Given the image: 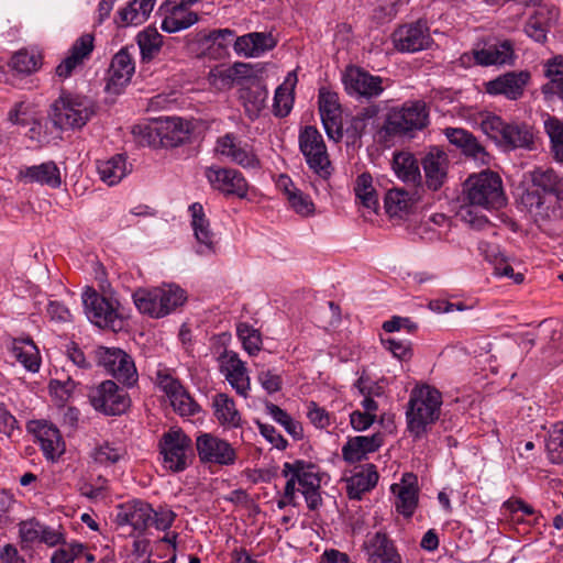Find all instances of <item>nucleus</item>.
<instances>
[{
  "mask_svg": "<svg viewBox=\"0 0 563 563\" xmlns=\"http://www.w3.org/2000/svg\"><path fill=\"white\" fill-rule=\"evenodd\" d=\"M191 132V122L176 117L136 124L132 129L134 139L141 146L153 148L177 147L189 140Z\"/></svg>",
  "mask_w": 563,
  "mask_h": 563,
  "instance_id": "obj_1",
  "label": "nucleus"
},
{
  "mask_svg": "<svg viewBox=\"0 0 563 563\" xmlns=\"http://www.w3.org/2000/svg\"><path fill=\"white\" fill-rule=\"evenodd\" d=\"M442 405L441 393L428 385L415 388L409 398L406 412L407 429L416 440L428 433L439 419Z\"/></svg>",
  "mask_w": 563,
  "mask_h": 563,
  "instance_id": "obj_2",
  "label": "nucleus"
},
{
  "mask_svg": "<svg viewBox=\"0 0 563 563\" xmlns=\"http://www.w3.org/2000/svg\"><path fill=\"white\" fill-rule=\"evenodd\" d=\"M429 122V110L423 101H407L399 108L390 110L379 130V135L388 137L402 136L424 129Z\"/></svg>",
  "mask_w": 563,
  "mask_h": 563,
  "instance_id": "obj_3",
  "label": "nucleus"
},
{
  "mask_svg": "<svg viewBox=\"0 0 563 563\" xmlns=\"http://www.w3.org/2000/svg\"><path fill=\"white\" fill-rule=\"evenodd\" d=\"M158 452L162 466L172 473L186 471L194 462L192 441L180 428H169L158 440Z\"/></svg>",
  "mask_w": 563,
  "mask_h": 563,
  "instance_id": "obj_4",
  "label": "nucleus"
},
{
  "mask_svg": "<svg viewBox=\"0 0 563 563\" xmlns=\"http://www.w3.org/2000/svg\"><path fill=\"white\" fill-rule=\"evenodd\" d=\"M132 298L141 313L153 318L167 316L186 300L185 291L175 285L152 289L139 288L133 292Z\"/></svg>",
  "mask_w": 563,
  "mask_h": 563,
  "instance_id": "obj_5",
  "label": "nucleus"
},
{
  "mask_svg": "<svg viewBox=\"0 0 563 563\" xmlns=\"http://www.w3.org/2000/svg\"><path fill=\"white\" fill-rule=\"evenodd\" d=\"M482 131L505 151L517 148H531L533 132L525 123H507L498 115H487L481 122Z\"/></svg>",
  "mask_w": 563,
  "mask_h": 563,
  "instance_id": "obj_6",
  "label": "nucleus"
},
{
  "mask_svg": "<svg viewBox=\"0 0 563 563\" xmlns=\"http://www.w3.org/2000/svg\"><path fill=\"white\" fill-rule=\"evenodd\" d=\"M466 199L472 206L487 210L499 209L506 205V195L500 176L492 170L471 175L465 181Z\"/></svg>",
  "mask_w": 563,
  "mask_h": 563,
  "instance_id": "obj_7",
  "label": "nucleus"
},
{
  "mask_svg": "<svg viewBox=\"0 0 563 563\" xmlns=\"http://www.w3.org/2000/svg\"><path fill=\"white\" fill-rule=\"evenodd\" d=\"M95 114V104L88 97L63 91L52 106V121L63 130L81 129Z\"/></svg>",
  "mask_w": 563,
  "mask_h": 563,
  "instance_id": "obj_8",
  "label": "nucleus"
},
{
  "mask_svg": "<svg viewBox=\"0 0 563 563\" xmlns=\"http://www.w3.org/2000/svg\"><path fill=\"white\" fill-rule=\"evenodd\" d=\"M96 364L123 385L131 387L139 378L133 358L119 347L99 346L93 351Z\"/></svg>",
  "mask_w": 563,
  "mask_h": 563,
  "instance_id": "obj_9",
  "label": "nucleus"
},
{
  "mask_svg": "<svg viewBox=\"0 0 563 563\" xmlns=\"http://www.w3.org/2000/svg\"><path fill=\"white\" fill-rule=\"evenodd\" d=\"M299 148L308 166L322 178L330 177L331 162L325 143L316 126L307 125L299 133Z\"/></svg>",
  "mask_w": 563,
  "mask_h": 563,
  "instance_id": "obj_10",
  "label": "nucleus"
},
{
  "mask_svg": "<svg viewBox=\"0 0 563 563\" xmlns=\"http://www.w3.org/2000/svg\"><path fill=\"white\" fill-rule=\"evenodd\" d=\"M88 398L91 406L106 416H120L131 404L128 393L113 380H104L91 387Z\"/></svg>",
  "mask_w": 563,
  "mask_h": 563,
  "instance_id": "obj_11",
  "label": "nucleus"
},
{
  "mask_svg": "<svg viewBox=\"0 0 563 563\" xmlns=\"http://www.w3.org/2000/svg\"><path fill=\"white\" fill-rule=\"evenodd\" d=\"M200 0H165L158 9L162 18L161 29L176 33L189 29L199 21V15L191 9Z\"/></svg>",
  "mask_w": 563,
  "mask_h": 563,
  "instance_id": "obj_12",
  "label": "nucleus"
},
{
  "mask_svg": "<svg viewBox=\"0 0 563 563\" xmlns=\"http://www.w3.org/2000/svg\"><path fill=\"white\" fill-rule=\"evenodd\" d=\"M214 151L217 154L225 157L231 163L236 164L245 169L261 168V161L255 154L253 146L243 142L234 133H225L218 137Z\"/></svg>",
  "mask_w": 563,
  "mask_h": 563,
  "instance_id": "obj_13",
  "label": "nucleus"
},
{
  "mask_svg": "<svg viewBox=\"0 0 563 563\" xmlns=\"http://www.w3.org/2000/svg\"><path fill=\"white\" fill-rule=\"evenodd\" d=\"M81 297L85 313L90 322L102 329H117V323L120 321L119 314L109 299L91 287H87Z\"/></svg>",
  "mask_w": 563,
  "mask_h": 563,
  "instance_id": "obj_14",
  "label": "nucleus"
},
{
  "mask_svg": "<svg viewBox=\"0 0 563 563\" xmlns=\"http://www.w3.org/2000/svg\"><path fill=\"white\" fill-rule=\"evenodd\" d=\"M394 46L401 53H416L427 49L431 43L430 29L427 20H418L400 25L393 33Z\"/></svg>",
  "mask_w": 563,
  "mask_h": 563,
  "instance_id": "obj_15",
  "label": "nucleus"
},
{
  "mask_svg": "<svg viewBox=\"0 0 563 563\" xmlns=\"http://www.w3.org/2000/svg\"><path fill=\"white\" fill-rule=\"evenodd\" d=\"M219 371L236 395L249 398L251 391V378L245 362L239 354L231 350H224L218 357Z\"/></svg>",
  "mask_w": 563,
  "mask_h": 563,
  "instance_id": "obj_16",
  "label": "nucleus"
},
{
  "mask_svg": "<svg viewBox=\"0 0 563 563\" xmlns=\"http://www.w3.org/2000/svg\"><path fill=\"white\" fill-rule=\"evenodd\" d=\"M196 450L202 463L229 466L236 461L235 449L227 440L211 433H201L197 437Z\"/></svg>",
  "mask_w": 563,
  "mask_h": 563,
  "instance_id": "obj_17",
  "label": "nucleus"
},
{
  "mask_svg": "<svg viewBox=\"0 0 563 563\" xmlns=\"http://www.w3.org/2000/svg\"><path fill=\"white\" fill-rule=\"evenodd\" d=\"M384 79L361 68L349 69L343 82L347 95L356 99H373L379 97L385 90Z\"/></svg>",
  "mask_w": 563,
  "mask_h": 563,
  "instance_id": "obj_18",
  "label": "nucleus"
},
{
  "mask_svg": "<svg viewBox=\"0 0 563 563\" xmlns=\"http://www.w3.org/2000/svg\"><path fill=\"white\" fill-rule=\"evenodd\" d=\"M206 177L211 187L225 196L245 198L249 184L243 174L234 168L210 166L206 169Z\"/></svg>",
  "mask_w": 563,
  "mask_h": 563,
  "instance_id": "obj_19",
  "label": "nucleus"
},
{
  "mask_svg": "<svg viewBox=\"0 0 563 563\" xmlns=\"http://www.w3.org/2000/svg\"><path fill=\"white\" fill-rule=\"evenodd\" d=\"M152 515L153 507L151 504L141 499H133L117 507L114 521L119 526L132 527L135 536L142 537L151 527Z\"/></svg>",
  "mask_w": 563,
  "mask_h": 563,
  "instance_id": "obj_20",
  "label": "nucleus"
},
{
  "mask_svg": "<svg viewBox=\"0 0 563 563\" xmlns=\"http://www.w3.org/2000/svg\"><path fill=\"white\" fill-rule=\"evenodd\" d=\"M319 112L324 131L330 140L341 141L343 137L342 109L338 93L321 88L318 97Z\"/></svg>",
  "mask_w": 563,
  "mask_h": 563,
  "instance_id": "obj_21",
  "label": "nucleus"
},
{
  "mask_svg": "<svg viewBox=\"0 0 563 563\" xmlns=\"http://www.w3.org/2000/svg\"><path fill=\"white\" fill-rule=\"evenodd\" d=\"M362 550L367 563H402L394 541L383 531L367 533Z\"/></svg>",
  "mask_w": 563,
  "mask_h": 563,
  "instance_id": "obj_22",
  "label": "nucleus"
},
{
  "mask_svg": "<svg viewBox=\"0 0 563 563\" xmlns=\"http://www.w3.org/2000/svg\"><path fill=\"white\" fill-rule=\"evenodd\" d=\"M29 429L34 433L46 460L55 462L65 453V441L57 427L47 421H33Z\"/></svg>",
  "mask_w": 563,
  "mask_h": 563,
  "instance_id": "obj_23",
  "label": "nucleus"
},
{
  "mask_svg": "<svg viewBox=\"0 0 563 563\" xmlns=\"http://www.w3.org/2000/svg\"><path fill=\"white\" fill-rule=\"evenodd\" d=\"M529 79L528 71H508L485 82V91L492 96L503 95L508 100H518L522 97Z\"/></svg>",
  "mask_w": 563,
  "mask_h": 563,
  "instance_id": "obj_24",
  "label": "nucleus"
},
{
  "mask_svg": "<svg viewBox=\"0 0 563 563\" xmlns=\"http://www.w3.org/2000/svg\"><path fill=\"white\" fill-rule=\"evenodd\" d=\"M95 37L92 34H82L78 37L68 51V55L57 65L56 75L66 79L84 65L93 51Z\"/></svg>",
  "mask_w": 563,
  "mask_h": 563,
  "instance_id": "obj_25",
  "label": "nucleus"
},
{
  "mask_svg": "<svg viewBox=\"0 0 563 563\" xmlns=\"http://www.w3.org/2000/svg\"><path fill=\"white\" fill-rule=\"evenodd\" d=\"M383 444L384 434L382 432L351 437L342 446V457L349 464L362 462L367 459L368 454L377 452Z\"/></svg>",
  "mask_w": 563,
  "mask_h": 563,
  "instance_id": "obj_26",
  "label": "nucleus"
},
{
  "mask_svg": "<svg viewBox=\"0 0 563 563\" xmlns=\"http://www.w3.org/2000/svg\"><path fill=\"white\" fill-rule=\"evenodd\" d=\"M213 417L224 430L241 429L245 421L235 400L227 393H217L211 398Z\"/></svg>",
  "mask_w": 563,
  "mask_h": 563,
  "instance_id": "obj_27",
  "label": "nucleus"
},
{
  "mask_svg": "<svg viewBox=\"0 0 563 563\" xmlns=\"http://www.w3.org/2000/svg\"><path fill=\"white\" fill-rule=\"evenodd\" d=\"M19 536L21 542L26 545L38 542L47 547H55L63 541V533L59 530L48 527L35 518L19 523Z\"/></svg>",
  "mask_w": 563,
  "mask_h": 563,
  "instance_id": "obj_28",
  "label": "nucleus"
},
{
  "mask_svg": "<svg viewBox=\"0 0 563 563\" xmlns=\"http://www.w3.org/2000/svg\"><path fill=\"white\" fill-rule=\"evenodd\" d=\"M390 489L396 496V510L406 518L411 517L418 506L417 476L412 473H405L400 483L393 484Z\"/></svg>",
  "mask_w": 563,
  "mask_h": 563,
  "instance_id": "obj_29",
  "label": "nucleus"
},
{
  "mask_svg": "<svg viewBox=\"0 0 563 563\" xmlns=\"http://www.w3.org/2000/svg\"><path fill=\"white\" fill-rule=\"evenodd\" d=\"M444 134L449 142L460 148L465 156L472 157L481 164H488L490 155L477 139L467 130L461 128H446Z\"/></svg>",
  "mask_w": 563,
  "mask_h": 563,
  "instance_id": "obj_30",
  "label": "nucleus"
},
{
  "mask_svg": "<svg viewBox=\"0 0 563 563\" xmlns=\"http://www.w3.org/2000/svg\"><path fill=\"white\" fill-rule=\"evenodd\" d=\"M473 57L475 63L481 66H501L511 65L516 56L512 42L504 40L474 49Z\"/></svg>",
  "mask_w": 563,
  "mask_h": 563,
  "instance_id": "obj_31",
  "label": "nucleus"
},
{
  "mask_svg": "<svg viewBox=\"0 0 563 563\" xmlns=\"http://www.w3.org/2000/svg\"><path fill=\"white\" fill-rule=\"evenodd\" d=\"M134 69V62L128 48H121L112 57L107 88L119 92L131 80Z\"/></svg>",
  "mask_w": 563,
  "mask_h": 563,
  "instance_id": "obj_32",
  "label": "nucleus"
},
{
  "mask_svg": "<svg viewBox=\"0 0 563 563\" xmlns=\"http://www.w3.org/2000/svg\"><path fill=\"white\" fill-rule=\"evenodd\" d=\"M18 178L25 184L36 183L51 188H58L62 185L60 170L53 161L21 168Z\"/></svg>",
  "mask_w": 563,
  "mask_h": 563,
  "instance_id": "obj_33",
  "label": "nucleus"
},
{
  "mask_svg": "<svg viewBox=\"0 0 563 563\" xmlns=\"http://www.w3.org/2000/svg\"><path fill=\"white\" fill-rule=\"evenodd\" d=\"M422 167L428 188L432 190L441 188L446 178L448 155L443 151L433 147L423 157Z\"/></svg>",
  "mask_w": 563,
  "mask_h": 563,
  "instance_id": "obj_34",
  "label": "nucleus"
},
{
  "mask_svg": "<svg viewBox=\"0 0 563 563\" xmlns=\"http://www.w3.org/2000/svg\"><path fill=\"white\" fill-rule=\"evenodd\" d=\"M268 90L258 79H252L240 89V100L250 120L257 119L266 106Z\"/></svg>",
  "mask_w": 563,
  "mask_h": 563,
  "instance_id": "obj_35",
  "label": "nucleus"
},
{
  "mask_svg": "<svg viewBox=\"0 0 563 563\" xmlns=\"http://www.w3.org/2000/svg\"><path fill=\"white\" fill-rule=\"evenodd\" d=\"M291 473H294V476L298 479L301 492L320 488L321 478L319 476V470L313 463L303 460L285 462L283 464L282 475L288 477Z\"/></svg>",
  "mask_w": 563,
  "mask_h": 563,
  "instance_id": "obj_36",
  "label": "nucleus"
},
{
  "mask_svg": "<svg viewBox=\"0 0 563 563\" xmlns=\"http://www.w3.org/2000/svg\"><path fill=\"white\" fill-rule=\"evenodd\" d=\"M192 221L191 225L197 241L205 246V250H199L200 254H213L217 251V243L214 233L210 230L209 220L206 218L203 207L199 202H195L189 207Z\"/></svg>",
  "mask_w": 563,
  "mask_h": 563,
  "instance_id": "obj_37",
  "label": "nucleus"
},
{
  "mask_svg": "<svg viewBox=\"0 0 563 563\" xmlns=\"http://www.w3.org/2000/svg\"><path fill=\"white\" fill-rule=\"evenodd\" d=\"M391 167L402 183L413 187L421 185L422 177L418 161L413 154L409 152L395 153Z\"/></svg>",
  "mask_w": 563,
  "mask_h": 563,
  "instance_id": "obj_38",
  "label": "nucleus"
},
{
  "mask_svg": "<svg viewBox=\"0 0 563 563\" xmlns=\"http://www.w3.org/2000/svg\"><path fill=\"white\" fill-rule=\"evenodd\" d=\"M531 183L544 194L554 196L559 202L563 201V175L554 169L534 168L531 172Z\"/></svg>",
  "mask_w": 563,
  "mask_h": 563,
  "instance_id": "obj_39",
  "label": "nucleus"
},
{
  "mask_svg": "<svg viewBox=\"0 0 563 563\" xmlns=\"http://www.w3.org/2000/svg\"><path fill=\"white\" fill-rule=\"evenodd\" d=\"M555 18L556 10L554 8L549 9L547 7H540L527 20L525 33L533 41L544 43L547 41L548 32L550 31L551 21Z\"/></svg>",
  "mask_w": 563,
  "mask_h": 563,
  "instance_id": "obj_40",
  "label": "nucleus"
},
{
  "mask_svg": "<svg viewBox=\"0 0 563 563\" xmlns=\"http://www.w3.org/2000/svg\"><path fill=\"white\" fill-rule=\"evenodd\" d=\"M379 475L374 464H366L360 472L347 479V495L351 499H361L362 495L373 489Z\"/></svg>",
  "mask_w": 563,
  "mask_h": 563,
  "instance_id": "obj_41",
  "label": "nucleus"
},
{
  "mask_svg": "<svg viewBox=\"0 0 563 563\" xmlns=\"http://www.w3.org/2000/svg\"><path fill=\"white\" fill-rule=\"evenodd\" d=\"M11 352L25 369L36 373L40 369L41 357L31 338L13 339Z\"/></svg>",
  "mask_w": 563,
  "mask_h": 563,
  "instance_id": "obj_42",
  "label": "nucleus"
},
{
  "mask_svg": "<svg viewBox=\"0 0 563 563\" xmlns=\"http://www.w3.org/2000/svg\"><path fill=\"white\" fill-rule=\"evenodd\" d=\"M97 169L100 179L109 186L119 184L129 173L126 158L122 154L98 162Z\"/></svg>",
  "mask_w": 563,
  "mask_h": 563,
  "instance_id": "obj_43",
  "label": "nucleus"
},
{
  "mask_svg": "<svg viewBox=\"0 0 563 563\" xmlns=\"http://www.w3.org/2000/svg\"><path fill=\"white\" fill-rule=\"evenodd\" d=\"M156 0H132L119 11L121 25H139L145 22L152 13Z\"/></svg>",
  "mask_w": 563,
  "mask_h": 563,
  "instance_id": "obj_44",
  "label": "nucleus"
},
{
  "mask_svg": "<svg viewBox=\"0 0 563 563\" xmlns=\"http://www.w3.org/2000/svg\"><path fill=\"white\" fill-rule=\"evenodd\" d=\"M545 76L549 82L542 87V92L555 95L563 100V55L554 56L547 62Z\"/></svg>",
  "mask_w": 563,
  "mask_h": 563,
  "instance_id": "obj_45",
  "label": "nucleus"
},
{
  "mask_svg": "<svg viewBox=\"0 0 563 563\" xmlns=\"http://www.w3.org/2000/svg\"><path fill=\"white\" fill-rule=\"evenodd\" d=\"M561 335V332L555 329L551 322L542 321L534 332H527L521 335L520 345L523 349H530L536 344V340H540L550 347L555 349V341L559 340Z\"/></svg>",
  "mask_w": 563,
  "mask_h": 563,
  "instance_id": "obj_46",
  "label": "nucleus"
},
{
  "mask_svg": "<svg viewBox=\"0 0 563 563\" xmlns=\"http://www.w3.org/2000/svg\"><path fill=\"white\" fill-rule=\"evenodd\" d=\"M543 125L550 140V152L553 158L563 163V120L554 115H548Z\"/></svg>",
  "mask_w": 563,
  "mask_h": 563,
  "instance_id": "obj_47",
  "label": "nucleus"
},
{
  "mask_svg": "<svg viewBox=\"0 0 563 563\" xmlns=\"http://www.w3.org/2000/svg\"><path fill=\"white\" fill-rule=\"evenodd\" d=\"M384 203L390 217H402L412 206L413 196L404 189H389L385 195Z\"/></svg>",
  "mask_w": 563,
  "mask_h": 563,
  "instance_id": "obj_48",
  "label": "nucleus"
},
{
  "mask_svg": "<svg viewBox=\"0 0 563 563\" xmlns=\"http://www.w3.org/2000/svg\"><path fill=\"white\" fill-rule=\"evenodd\" d=\"M128 456L126 449L123 445L103 442L96 446L91 453L92 460L102 466L114 465Z\"/></svg>",
  "mask_w": 563,
  "mask_h": 563,
  "instance_id": "obj_49",
  "label": "nucleus"
},
{
  "mask_svg": "<svg viewBox=\"0 0 563 563\" xmlns=\"http://www.w3.org/2000/svg\"><path fill=\"white\" fill-rule=\"evenodd\" d=\"M548 460L552 464H563V422H556L548 431L544 440Z\"/></svg>",
  "mask_w": 563,
  "mask_h": 563,
  "instance_id": "obj_50",
  "label": "nucleus"
},
{
  "mask_svg": "<svg viewBox=\"0 0 563 563\" xmlns=\"http://www.w3.org/2000/svg\"><path fill=\"white\" fill-rule=\"evenodd\" d=\"M137 44L143 60L153 59L161 51L163 36L156 29L147 27L137 34Z\"/></svg>",
  "mask_w": 563,
  "mask_h": 563,
  "instance_id": "obj_51",
  "label": "nucleus"
},
{
  "mask_svg": "<svg viewBox=\"0 0 563 563\" xmlns=\"http://www.w3.org/2000/svg\"><path fill=\"white\" fill-rule=\"evenodd\" d=\"M354 191L356 198L364 207L373 210L378 207L377 194L373 187V177L369 173H363L357 176Z\"/></svg>",
  "mask_w": 563,
  "mask_h": 563,
  "instance_id": "obj_52",
  "label": "nucleus"
},
{
  "mask_svg": "<svg viewBox=\"0 0 563 563\" xmlns=\"http://www.w3.org/2000/svg\"><path fill=\"white\" fill-rule=\"evenodd\" d=\"M266 412L280 426L284 427L286 432L295 440H300L303 435V429L300 422L294 420L284 409L279 406L268 402L265 406Z\"/></svg>",
  "mask_w": 563,
  "mask_h": 563,
  "instance_id": "obj_53",
  "label": "nucleus"
},
{
  "mask_svg": "<svg viewBox=\"0 0 563 563\" xmlns=\"http://www.w3.org/2000/svg\"><path fill=\"white\" fill-rule=\"evenodd\" d=\"M42 64L41 55L27 51L16 52L10 62V66L19 74H31L36 71Z\"/></svg>",
  "mask_w": 563,
  "mask_h": 563,
  "instance_id": "obj_54",
  "label": "nucleus"
},
{
  "mask_svg": "<svg viewBox=\"0 0 563 563\" xmlns=\"http://www.w3.org/2000/svg\"><path fill=\"white\" fill-rule=\"evenodd\" d=\"M76 383L71 378L66 379H51L48 389L51 396L54 398L55 404L59 407L65 406L73 397Z\"/></svg>",
  "mask_w": 563,
  "mask_h": 563,
  "instance_id": "obj_55",
  "label": "nucleus"
},
{
  "mask_svg": "<svg viewBox=\"0 0 563 563\" xmlns=\"http://www.w3.org/2000/svg\"><path fill=\"white\" fill-rule=\"evenodd\" d=\"M169 400L174 410L181 417H191L200 411V406L195 401L185 387Z\"/></svg>",
  "mask_w": 563,
  "mask_h": 563,
  "instance_id": "obj_56",
  "label": "nucleus"
},
{
  "mask_svg": "<svg viewBox=\"0 0 563 563\" xmlns=\"http://www.w3.org/2000/svg\"><path fill=\"white\" fill-rule=\"evenodd\" d=\"M155 382L157 387L164 391L169 399L184 388L180 380L174 376L173 371L168 367H159L156 371Z\"/></svg>",
  "mask_w": 563,
  "mask_h": 563,
  "instance_id": "obj_57",
  "label": "nucleus"
},
{
  "mask_svg": "<svg viewBox=\"0 0 563 563\" xmlns=\"http://www.w3.org/2000/svg\"><path fill=\"white\" fill-rule=\"evenodd\" d=\"M238 336L250 355H256L262 349V336L258 330L246 323L238 325Z\"/></svg>",
  "mask_w": 563,
  "mask_h": 563,
  "instance_id": "obj_58",
  "label": "nucleus"
},
{
  "mask_svg": "<svg viewBox=\"0 0 563 563\" xmlns=\"http://www.w3.org/2000/svg\"><path fill=\"white\" fill-rule=\"evenodd\" d=\"M294 106V91L286 85L277 87L274 96L273 112L275 117L285 118L287 117Z\"/></svg>",
  "mask_w": 563,
  "mask_h": 563,
  "instance_id": "obj_59",
  "label": "nucleus"
},
{
  "mask_svg": "<svg viewBox=\"0 0 563 563\" xmlns=\"http://www.w3.org/2000/svg\"><path fill=\"white\" fill-rule=\"evenodd\" d=\"M59 544L62 547L54 551L51 556V563H74L84 553V550L87 549L80 542L66 543L64 539Z\"/></svg>",
  "mask_w": 563,
  "mask_h": 563,
  "instance_id": "obj_60",
  "label": "nucleus"
},
{
  "mask_svg": "<svg viewBox=\"0 0 563 563\" xmlns=\"http://www.w3.org/2000/svg\"><path fill=\"white\" fill-rule=\"evenodd\" d=\"M307 418L310 423L320 430L329 428L334 417L325 408L319 406L316 401L309 400L306 402Z\"/></svg>",
  "mask_w": 563,
  "mask_h": 563,
  "instance_id": "obj_61",
  "label": "nucleus"
},
{
  "mask_svg": "<svg viewBox=\"0 0 563 563\" xmlns=\"http://www.w3.org/2000/svg\"><path fill=\"white\" fill-rule=\"evenodd\" d=\"M287 200L290 208L302 217H309L314 213V203L311 198L297 188L289 192Z\"/></svg>",
  "mask_w": 563,
  "mask_h": 563,
  "instance_id": "obj_62",
  "label": "nucleus"
},
{
  "mask_svg": "<svg viewBox=\"0 0 563 563\" xmlns=\"http://www.w3.org/2000/svg\"><path fill=\"white\" fill-rule=\"evenodd\" d=\"M384 347L399 361H408L412 357L411 342L396 338L382 339Z\"/></svg>",
  "mask_w": 563,
  "mask_h": 563,
  "instance_id": "obj_63",
  "label": "nucleus"
},
{
  "mask_svg": "<svg viewBox=\"0 0 563 563\" xmlns=\"http://www.w3.org/2000/svg\"><path fill=\"white\" fill-rule=\"evenodd\" d=\"M151 517V526H154L159 531H166L173 526L176 514L166 506H159L157 509L153 508Z\"/></svg>",
  "mask_w": 563,
  "mask_h": 563,
  "instance_id": "obj_64",
  "label": "nucleus"
}]
</instances>
